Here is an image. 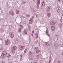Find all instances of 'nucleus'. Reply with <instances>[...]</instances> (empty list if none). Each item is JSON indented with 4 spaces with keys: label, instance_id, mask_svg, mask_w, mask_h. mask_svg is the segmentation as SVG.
Masks as SVG:
<instances>
[{
    "label": "nucleus",
    "instance_id": "1",
    "mask_svg": "<svg viewBox=\"0 0 63 63\" xmlns=\"http://www.w3.org/2000/svg\"><path fill=\"white\" fill-rule=\"evenodd\" d=\"M17 47L16 46H14L12 47V52L13 53H15V50L16 49Z\"/></svg>",
    "mask_w": 63,
    "mask_h": 63
},
{
    "label": "nucleus",
    "instance_id": "2",
    "mask_svg": "<svg viewBox=\"0 0 63 63\" xmlns=\"http://www.w3.org/2000/svg\"><path fill=\"white\" fill-rule=\"evenodd\" d=\"M10 44V40H6L5 42V45H9Z\"/></svg>",
    "mask_w": 63,
    "mask_h": 63
},
{
    "label": "nucleus",
    "instance_id": "3",
    "mask_svg": "<svg viewBox=\"0 0 63 63\" xmlns=\"http://www.w3.org/2000/svg\"><path fill=\"white\" fill-rule=\"evenodd\" d=\"M7 51H3L2 55L3 56H4V57H5L7 55Z\"/></svg>",
    "mask_w": 63,
    "mask_h": 63
},
{
    "label": "nucleus",
    "instance_id": "4",
    "mask_svg": "<svg viewBox=\"0 0 63 63\" xmlns=\"http://www.w3.org/2000/svg\"><path fill=\"white\" fill-rule=\"evenodd\" d=\"M55 24V22L52 21L50 22V24L52 25H54Z\"/></svg>",
    "mask_w": 63,
    "mask_h": 63
},
{
    "label": "nucleus",
    "instance_id": "5",
    "mask_svg": "<svg viewBox=\"0 0 63 63\" xmlns=\"http://www.w3.org/2000/svg\"><path fill=\"white\" fill-rule=\"evenodd\" d=\"M51 29L52 30V31H54V29H55V26H53L52 27H51Z\"/></svg>",
    "mask_w": 63,
    "mask_h": 63
},
{
    "label": "nucleus",
    "instance_id": "6",
    "mask_svg": "<svg viewBox=\"0 0 63 63\" xmlns=\"http://www.w3.org/2000/svg\"><path fill=\"white\" fill-rule=\"evenodd\" d=\"M30 21H29L30 23V24H31L32 23V22L31 21H32V19H30Z\"/></svg>",
    "mask_w": 63,
    "mask_h": 63
},
{
    "label": "nucleus",
    "instance_id": "7",
    "mask_svg": "<svg viewBox=\"0 0 63 63\" xmlns=\"http://www.w3.org/2000/svg\"><path fill=\"white\" fill-rule=\"evenodd\" d=\"M11 38H14V35H13V34H11Z\"/></svg>",
    "mask_w": 63,
    "mask_h": 63
},
{
    "label": "nucleus",
    "instance_id": "8",
    "mask_svg": "<svg viewBox=\"0 0 63 63\" xmlns=\"http://www.w3.org/2000/svg\"><path fill=\"white\" fill-rule=\"evenodd\" d=\"M21 29L19 28L18 30V31L19 32H21Z\"/></svg>",
    "mask_w": 63,
    "mask_h": 63
},
{
    "label": "nucleus",
    "instance_id": "9",
    "mask_svg": "<svg viewBox=\"0 0 63 63\" xmlns=\"http://www.w3.org/2000/svg\"><path fill=\"white\" fill-rule=\"evenodd\" d=\"M40 51L39 50H37L36 52V53H39L40 52Z\"/></svg>",
    "mask_w": 63,
    "mask_h": 63
},
{
    "label": "nucleus",
    "instance_id": "10",
    "mask_svg": "<svg viewBox=\"0 0 63 63\" xmlns=\"http://www.w3.org/2000/svg\"><path fill=\"white\" fill-rule=\"evenodd\" d=\"M11 56V55H10V54H9L8 55V56H7V57H8V58H10Z\"/></svg>",
    "mask_w": 63,
    "mask_h": 63
},
{
    "label": "nucleus",
    "instance_id": "11",
    "mask_svg": "<svg viewBox=\"0 0 63 63\" xmlns=\"http://www.w3.org/2000/svg\"><path fill=\"white\" fill-rule=\"evenodd\" d=\"M20 49H21V50L22 49L23 47L21 46H20Z\"/></svg>",
    "mask_w": 63,
    "mask_h": 63
},
{
    "label": "nucleus",
    "instance_id": "12",
    "mask_svg": "<svg viewBox=\"0 0 63 63\" xmlns=\"http://www.w3.org/2000/svg\"><path fill=\"white\" fill-rule=\"evenodd\" d=\"M17 14H19V11H18V10H17Z\"/></svg>",
    "mask_w": 63,
    "mask_h": 63
},
{
    "label": "nucleus",
    "instance_id": "13",
    "mask_svg": "<svg viewBox=\"0 0 63 63\" xmlns=\"http://www.w3.org/2000/svg\"><path fill=\"white\" fill-rule=\"evenodd\" d=\"M20 27H21V28H22L23 27V26H22V25H20Z\"/></svg>",
    "mask_w": 63,
    "mask_h": 63
},
{
    "label": "nucleus",
    "instance_id": "14",
    "mask_svg": "<svg viewBox=\"0 0 63 63\" xmlns=\"http://www.w3.org/2000/svg\"><path fill=\"white\" fill-rule=\"evenodd\" d=\"M25 48V46H23L22 47V49H24Z\"/></svg>",
    "mask_w": 63,
    "mask_h": 63
},
{
    "label": "nucleus",
    "instance_id": "15",
    "mask_svg": "<svg viewBox=\"0 0 63 63\" xmlns=\"http://www.w3.org/2000/svg\"><path fill=\"white\" fill-rule=\"evenodd\" d=\"M26 50H27V49H25L24 51V52L26 53Z\"/></svg>",
    "mask_w": 63,
    "mask_h": 63
},
{
    "label": "nucleus",
    "instance_id": "16",
    "mask_svg": "<svg viewBox=\"0 0 63 63\" xmlns=\"http://www.w3.org/2000/svg\"><path fill=\"white\" fill-rule=\"evenodd\" d=\"M12 16H14V14L13 13H12Z\"/></svg>",
    "mask_w": 63,
    "mask_h": 63
},
{
    "label": "nucleus",
    "instance_id": "17",
    "mask_svg": "<svg viewBox=\"0 0 63 63\" xmlns=\"http://www.w3.org/2000/svg\"><path fill=\"white\" fill-rule=\"evenodd\" d=\"M33 33H32V36H33Z\"/></svg>",
    "mask_w": 63,
    "mask_h": 63
},
{
    "label": "nucleus",
    "instance_id": "18",
    "mask_svg": "<svg viewBox=\"0 0 63 63\" xmlns=\"http://www.w3.org/2000/svg\"><path fill=\"white\" fill-rule=\"evenodd\" d=\"M32 33H33V34H34V31H32Z\"/></svg>",
    "mask_w": 63,
    "mask_h": 63
},
{
    "label": "nucleus",
    "instance_id": "19",
    "mask_svg": "<svg viewBox=\"0 0 63 63\" xmlns=\"http://www.w3.org/2000/svg\"><path fill=\"white\" fill-rule=\"evenodd\" d=\"M2 56H1V57L2 58H4V57H3L2 58Z\"/></svg>",
    "mask_w": 63,
    "mask_h": 63
},
{
    "label": "nucleus",
    "instance_id": "20",
    "mask_svg": "<svg viewBox=\"0 0 63 63\" xmlns=\"http://www.w3.org/2000/svg\"><path fill=\"white\" fill-rule=\"evenodd\" d=\"M50 61H49V63H50Z\"/></svg>",
    "mask_w": 63,
    "mask_h": 63
},
{
    "label": "nucleus",
    "instance_id": "21",
    "mask_svg": "<svg viewBox=\"0 0 63 63\" xmlns=\"http://www.w3.org/2000/svg\"><path fill=\"white\" fill-rule=\"evenodd\" d=\"M23 3H24H24H25V2H23Z\"/></svg>",
    "mask_w": 63,
    "mask_h": 63
},
{
    "label": "nucleus",
    "instance_id": "22",
    "mask_svg": "<svg viewBox=\"0 0 63 63\" xmlns=\"http://www.w3.org/2000/svg\"><path fill=\"white\" fill-rule=\"evenodd\" d=\"M36 17H38V15L36 16Z\"/></svg>",
    "mask_w": 63,
    "mask_h": 63
},
{
    "label": "nucleus",
    "instance_id": "23",
    "mask_svg": "<svg viewBox=\"0 0 63 63\" xmlns=\"http://www.w3.org/2000/svg\"><path fill=\"white\" fill-rule=\"evenodd\" d=\"M12 11H10V12H12Z\"/></svg>",
    "mask_w": 63,
    "mask_h": 63
},
{
    "label": "nucleus",
    "instance_id": "24",
    "mask_svg": "<svg viewBox=\"0 0 63 63\" xmlns=\"http://www.w3.org/2000/svg\"><path fill=\"white\" fill-rule=\"evenodd\" d=\"M58 0V1H59V2H60V1H60V0Z\"/></svg>",
    "mask_w": 63,
    "mask_h": 63
},
{
    "label": "nucleus",
    "instance_id": "25",
    "mask_svg": "<svg viewBox=\"0 0 63 63\" xmlns=\"http://www.w3.org/2000/svg\"><path fill=\"white\" fill-rule=\"evenodd\" d=\"M58 10H59V9H58Z\"/></svg>",
    "mask_w": 63,
    "mask_h": 63
}]
</instances>
